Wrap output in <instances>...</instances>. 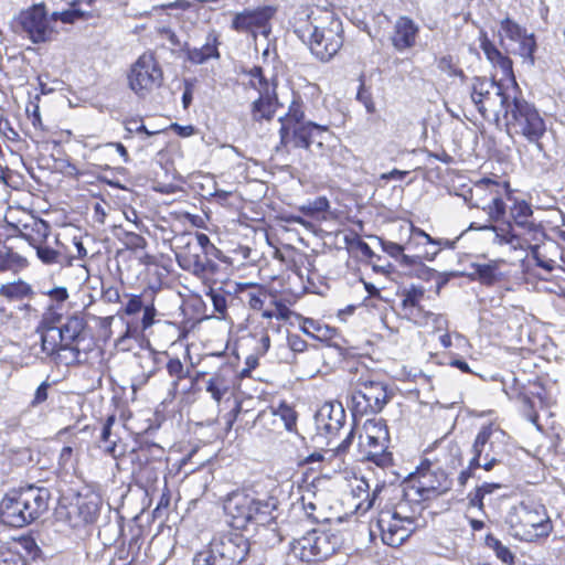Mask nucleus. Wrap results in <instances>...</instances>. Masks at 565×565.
Returning a JSON list of instances; mask_svg holds the SVG:
<instances>
[{"mask_svg": "<svg viewBox=\"0 0 565 565\" xmlns=\"http://www.w3.org/2000/svg\"><path fill=\"white\" fill-rule=\"evenodd\" d=\"M125 243L127 247L131 249H142L146 246V239L136 233H127Z\"/></svg>", "mask_w": 565, "mask_h": 565, "instance_id": "8fccbe9b", "label": "nucleus"}, {"mask_svg": "<svg viewBox=\"0 0 565 565\" xmlns=\"http://www.w3.org/2000/svg\"><path fill=\"white\" fill-rule=\"evenodd\" d=\"M162 81V71L151 53H143L131 65L128 73V84L138 96L145 97Z\"/></svg>", "mask_w": 565, "mask_h": 565, "instance_id": "2eb2a0df", "label": "nucleus"}, {"mask_svg": "<svg viewBox=\"0 0 565 565\" xmlns=\"http://www.w3.org/2000/svg\"><path fill=\"white\" fill-rule=\"evenodd\" d=\"M143 308L141 298L139 296H132L125 307V312L129 316L136 315Z\"/></svg>", "mask_w": 565, "mask_h": 565, "instance_id": "3c124183", "label": "nucleus"}, {"mask_svg": "<svg viewBox=\"0 0 565 565\" xmlns=\"http://www.w3.org/2000/svg\"><path fill=\"white\" fill-rule=\"evenodd\" d=\"M424 288L412 286L403 291L402 308L405 316L417 324H425L428 312H425L420 307V301L424 298Z\"/></svg>", "mask_w": 565, "mask_h": 565, "instance_id": "cd10ccee", "label": "nucleus"}, {"mask_svg": "<svg viewBox=\"0 0 565 565\" xmlns=\"http://www.w3.org/2000/svg\"><path fill=\"white\" fill-rule=\"evenodd\" d=\"M85 328V320L79 316L67 318L66 322L57 327L58 334L63 342L64 351H68L70 356L61 358V362L65 364L77 363L81 360V350L75 344Z\"/></svg>", "mask_w": 565, "mask_h": 565, "instance_id": "aec40b11", "label": "nucleus"}, {"mask_svg": "<svg viewBox=\"0 0 565 565\" xmlns=\"http://www.w3.org/2000/svg\"><path fill=\"white\" fill-rule=\"evenodd\" d=\"M343 44L342 24L339 19L329 17L327 25L312 26L309 47L313 55L327 62L331 60Z\"/></svg>", "mask_w": 565, "mask_h": 565, "instance_id": "4468645a", "label": "nucleus"}, {"mask_svg": "<svg viewBox=\"0 0 565 565\" xmlns=\"http://www.w3.org/2000/svg\"><path fill=\"white\" fill-rule=\"evenodd\" d=\"M501 488H502V486L500 483L484 482L480 487H478L477 489L480 492H482V494L486 497V495L491 494L495 490L501 489Z\"/></svg>", "mask_w": 565, "mask_h": 565, "instance_id": "e2e57ef3", "label": "nucleus"}, {"mask_svg": "<svg viewBox=\"0 0 565 565\" xmlns=\"http://www.w3.org/2000/svg\"><path fill=\"white\" fill-rule=\"evenodd\" d=\"M228 390L230 387L226 379L220 373L213 374L206 381V392L210 393L211 397L217 405H220L223 398L228 394Z\"/></svg>", "mask_w": 565, "mask_h": 565, "instance_id": "72a5a7b5", "label": "nucleus"}, {"mask_svg": "<svg viewBox=\"0 0 565 565\" xmlns=\"http://www.w3.org/2000/svg\"><path fill=\"white\" fill-rule=\"evenodd\" d=\"M28 262L24 257L13 252L10 248L0 249V273L13 271L17 273L26 267Z\"/></svg>", "mask_w": 565, "mask_h": 565, "instance_id": "473e14b6", "label": "nucleus"}, {"mask_svg": "<svg viewBox=\"0 0 565 565\" xmlns=\"http://www.w3.org/2000/svg\"><path fill=\"white\" fill-rule=\"evenodd\" d=\"M360 436H363V438L377 437V439H390L388 430L384 420L377 418L367 419L362 427Z\"/></svg>", "mask_w": 565, "mask_h": 565, "instance_id": "c9c22d12", "label": "nucleus"}, {"mask_svg": "<svg viewBox=\"0 0 565 565\" xmlns=\"http://www.w3.org/2000/svg\"><path fill=\"white\" fill-rule=\"evenodd\" d=\"M207 296H210L215 310L220 313H223L226 309L225 297L221 292L215 291L212 287H210Z\"/></svg>", "mask_w": 565, "mask_h": 565, "instance_id": "09e8293b", "label": "nucleus"}, {"mask_svg": "<svg viewBox=\"0 0 565 565\" xmlns=\"http://www.w3.org/2000/svg\"><path fill=\"white\" fill-rule=\"evenodd\" d=\"M156 309L153 306H146L142 315V329H148L154 323Z\"/></svg>", "mask_w": 565, "mask_h": 565, "instance_id": "6e6d98bb", "label": "nucleus"}, {"mask_svg": "<svg viewBox=\"0 0 565 565\" xmlns=\"http://www.w3.org/2000/svg\"><path fill=\"white\" fill-rule=\"evenodd\" d=\"M51 384L47 381L42 382L34 392L33 398L30 402V407L38 408L49 397V390Z\"/></svg>", "mask_w": 565, "mask_h": 565, "instance_id": "c03bdc74", "label": "nucleus"}, {"mask_svg": "<svg viewBox=\"0 0 565 565\" xmlns=\"http://www.w3.org/2000/svg\"><path fill=\"white\" fill-rule=\"evenodd\" d=\"M75 448L71 445L64 446L60 452V465L62 467H67L73 462Z\"/></svg>", "mask_w": 565, "mask_h": 565, "instance_id": "603ef678", "label": "nucleus"}, {"mask_svg": "<svg viewBox=\"0 0 565 565\" xmlns=\"http://www.w3.org/2000/svg\"><path fill=\"white\" fill-rule=\"evenodd\" d=\"M313 498H315V493H312L310 491H307L306 493H303L301 495L300 501H301L302 510L305 511L308 519H310L315 522H320L321 520H323V518L317 513L318 504L313 500Z\"/></svg>", "mask_w": 565, "mask_h": 565, "instance_id": "58836bf2", "label": "nucleus"}, {"mask_svg": "<svg viewBox=\"0 0 565 565\" xmlns=\"http://www.w3.org/2000/svg\"><path fill=\"white\" fill-rule=\"evenodd\" d=\"M31 244L35 247L36 255L43 264H45V265L60 264V265H65V266H72L73 257L64 256L58 250H55L47 245H44L41 243L35 244L34 239L31 241Z\"/></svg>", "mask_w": 565, "mask_h": 565, "instance_id": "2f4dec72", "label": "nucleus"}, {"mask_svg": "<svg viewBox=\"0 0 565 565\" xmlns=\"http://www.w3.org/2000/svg\"><path fill=\"white\" fill-rule=\"evenodd\" d=\"M50 491L29 486L8 492L0 501V521L12 527H23L38 520L49 509Z\"/></svg>", "mask_w": 565, "mask_h": 565, "instance_id": "f257e3e1", "label": "nucleus"}, {"mask_svg": "<svg viewBox=\"0 0 565 565\" xmlns=\"http://www.w3.org/2000/svg\"><path fill=\"white\" fill-rule=\"evenodd\" d=\"M419 26L408 17H399L394 24V32L391 38L393 46L403 52L416 44Z\"/></svg>", "mask_w": 565, "mask_h": 565, "instance_id": "b1692460", "label": "nucleus"}, {"mask_svg": "<svg viewBox=\"0 0 565 565\" xmlns=\"http://www.w3.org/2000/svg\"><path fill=\"white\" fill-rule=\"evenodd\" d=\"M406 174H407V171H402V170H398V169H393L390 172L382 173L380 178H381V180H385V181H388V180H403Z\"/></svg>", "mask_w": 565, "mask_h": 565, "instance_id": "052dcab7", "label": "nucleus"}, {"mask_svg": "<svg viewBox=\"0 0 565 565\" xmlns=\"http://www.w3.org/2000/svg\"><path fill=\"white\" fill-rule=\"evenodd\" d=\"M181 239L196 244L207 256L220 253V250L211 243L210 237L204 233H183L181 234Z\"/></svg>", "mask_w": 565, "mask_h": 565, "instance_id": "e433bc0d", "label": "nucleus"}, {"mask_svg": "<svg viewBox=\"0 0 565 565\" xmlns=\"http://www.w3.org/2000/svg\"><path fill=\"white\" fill-rule=\"evenodd\" d=\"M345 413L340 403H324L315 416L316 429L324 437L335 436L342 428Z\"/></svg>", "mask_w": 565, "mask_h": 565, "instance_id": "412c9836", "label": "nucleus"}, {"mask_svg": "<svg viewBox=\"0 0 565 565\" xmlns=\"http://www.w3.org/2000/svg\"><path fill=\"white\" fill-rule=\"evenodd\" d=\"M502 117L510 134L520 135L541 149L539 140L545 134L546 127L532 104L523 98L513 97Z\"/></svg>", "mask_w": 565, "mask_h": 565, "instance_id": "20e7f679", "label": "nucleus"}, {"mask_svg": "<svg viewBox=\"0 0 565 565\" xmlns=\"http://www.w3.org/2000/svg\"><path fill=\"white\" fill-rule=\"evenodd\" d=\"M511 249H525L527 248V242L525 239H522L520 236L511 232V234L508 237V244Z\"/></svg>", "mask_w": 565, "mask_h": 565, "instance_id": "4d7b16f0", "label": "nucleus"}, {"mask_svg": "<svg viewBox=\"0 0 565 565\" xmlns=\"http://www.w3.org/2000/svg\"><path fill=\"white\" fill-rule=\"evenodd\" d=\"M450 365L451 366H456L457 369H459L461 372H465V373H470L471 372L468 363L462 361V360H458V359L452 360L450 362Z\"/></svg>", "mask_w": 565, "mask_h": 565, "instance_id": "774afa93", "label": "nucleus"}, {"mask_svg": "<svg viewBox=\"0 0 565 565\" xmlns=\"http://www.w3.org/2000/svg\"><path fill=\"white\" fill-rule=\"evenodd\" d=\"M489 545L494 551L497 557L501 559L504 564L511 565L514 563V555L510 551V548L503 545L497 539H489Z\"/></svg>", "mask_w": 565, "mask_h": 565, "instance_id": "ea45409f", "label": "nucleus"}, {"mask_svg": "<svg viewBox=\"0 0 565 565\" xmlns=\"http://www.w3.org/2000/svg\"><path fill=\"white\" fill-rule=\"evenodd\" d=\"M499 35L502 43H504L505 40L516 43L519 45L518 52L521 56H532L535 49L534 38L532 35H527L526 30L510 18H505L501 21Z\"/></svg>", "mask_w": 565, "mask_h": 565, "instance_id": "4be33fe9", "label": "nucleus"}, {"mask_svg": "<svg viewBox=\"0 0 565 565\" xmlns=\"http://www.w3.org/2000/svg\"><path fill=\"white\" fill-rule=\"evenodd\" d=\"M61 315L52 307L43 315L40 324L36 328V340L31 344L30 350L36 358L70 356L68 351H64L61 335L55 323L60 322Z\"/></svg>", "mask_w": 565, "mask_h": 565, "instance_id": "9b49d317", "label": "nucleus"}, {"mask_svg": "<svg viewBox=\"0 0 565 565\" xmlns=\"http://www.w3.org/2000/svg\"><path fill=\"white\" fill-rule=\"evenodd\" d=\"M477 273L480 279L486 284H492L498 278V269L494 265H480Z\"/></svg>", "mask_w": 565, "mask_h": 565, "instance_id": "49530a36", "label": "nucleus"}, {"mask_svg": "<svg viewBox=\"0 0 565 565\" xmlns=\"http://www.w3.org/2000/svg\"><path fill=\"white\" fill-rule=\"evenodd\" d=\"M430 317L433 318L434 326L437 330H443L447 328V320L443 316H436L430 312H428L425 323H427V319Z\"/></svg>", "mask_w": 565, "mask_h": 565, "instance_id": "0e129e2a", "label": "nucleus"}, {"mask_svg": "<svg viewBox=\"0 0 565 565\" xmlns=\"http://www.w3.org/2000/svg\"><path fill=\"white\" fill-rule=\"evenodd\" d=\"M507 523L515 537L527 542L546 537L552 531L545 508L533 502H521L512 507Z\"/></svg>", "mask_w": 565, "mask_h": 565, "instance_id": "7ed1b4c3", "label": "nucleus"}, {"mask_svg": "<svg viewBox=\"0 0 565 565\" xmlns=\"http://www.w3.org/2000/svg\"><path fill=\"white\" fill-rule=\"evenodd\" d=\"M177 250L175 258L179 266L195 275L198 270H202V263L207 257L196 244L189 241H182L181 235L175 238Z\"/></svg>", "mask_w": 565, "mask_h": 565, "instance_id": "5701e85b", "label": "nucleus"}, {"mask_svg": "<svg viewBox=\"0 0 565 565\" xmlns=\"http://www.w3.org/2000/svg\"><path fill=\"white\" fill-rule=\"evenodd\" d=\"M213 57H218V51L217 39L212 33L206 36V41L201 47L188 50V58L195 64H203Z\"/></svg>", "mask_w": 565, "mask_h": 565, "instance_id": "7c9ffc66", "label": "nucleus"}, {"mask_svg": "<svg viewBox=\"0 0 565 565\" xmlns=\"http://www.w3.org/2000/svg\"><path fill=\"white\" fill-rule=\"evenodd\" d=\"M510 214L515 225L533 234V238H536V235L542 233L541 226L530 221L533 211L525 201L515 202L511 207Z\"/></svg>", "mask_w": 565, "mask_h": 565, "instance_id": "c85d7f7f", "label": "nucleus"}, {"mask_svg": "<svg viewBox=\"0 0 565 565\" xmlns=\"http://www.w3.org/2000/svg\"><path fill=\"white\" fill-rule=\"evenodd\" d=\"M481 47L489 62L499 67L504 77H513L512 61L504 56L488 39H483Z\"/></svg>", "mask_w": 565, "mask_h": 565, "instance_id": "c756f323", "label": "nucleus"}, {"mask_svg": "<svg viewBox=\"0 0 565 565\" xmlns=\"http://www.w3.org/2000/svg\"><path fill=\"white\" fill-rule=\"evenodd\" d=\"M32 294V289L29 284L23 280L1 285L0 296L8 299H22Z\"/></svg>", "mask_w": 565, "mask_h": 565, "instance_id": "f704fd0d", "label": "nucleus"}, {"mask_svg": "<svg viewBox=\"0 0 565 565\" xmlns=\"http://www.w3.org/2000/svg\"><path fill=\"white\" fill-rule=\"evenodd\" d=\"M386 386L377 381H360L351 393V411L354 416L380 413L388 402Z\"/></svg>", "mask_w": 565, "mask_h": 565, "instance_id": "f8f14e48", "label": "nucleus"}, {"mask_svg": "<svg viewBox=\"0 0 565 565\" xmlns=\"http://www.w3.org/2000/svg\"><path fill=\"white\" fill-rule=\"evenodd\" d=\"M420 497L425 500L438 497L450 489L451 482L443 470L431 463H423L413 476Z\"/></svg>", "mask_w": 565, "mask_h": 565, "instance_id": "a211bd4d", "label": "nucleus"}, {"mask_svg": "<svg viewBox=\"0 0 565 565\" xmlns=\"http://www.w3.org/2000/svg\"><path fill=\"white\" fill-rule=\"evenodd\" d=\"M481 228L490 230L493 232L492 243L497 244V245H507L508 237L512 232L510 225H508L507 227H497V226L490 225V226H483Z\"/></svg>", "mask_w": 565, "mask_h": 565, "instance_id": "a18cd8bd", "label": "nucleus"}, {"mask_svg": "<svg viewBox=\"0 0 565 565\" xmlns=\"http://www.w3.org/2000/svg\"><path fill=\"white\" fill-rule=\"evenodd\" d=\"M167 371L170 376L174 377L173 386L177 387L179 381L185 379L189 371L184 369L182 362L179 359H170L167 363Z\"/></svg>", "mask_w": 565, "mask_h": 565, "instance_id": "a19ab883", "label": "nucleus"}, {"mask_svg": "<svg viewBox=\"0 0 565 565\" xmlns=\"http://www.w3.org/2000/svg\"><path fill=\"white\" fill-rule=\"evenodd\" d=\"M56 13L50 14L43 3L22 10L14 19L15 32L23 34L33 44L49 43L56 39Z\"/></svg>", "mask_w": 565, "mask_h": 565, "instance_id": "39448f33", "label": "nucleus"}, {"mask_svg": "<svg viewBox=\"0 0 565 565\" xmlns=\"http://www.w3.org/2000/svg\"><path fill=\"white\" fill-rule=\"evenodd\" d=\"M249 79L248 85L254 87L259 97L254 100L252 107V115L255 120L262 119H270L278 106H281L277 94H276V82L268 81L264 75V72L260 67L254 66L247 73Z\"/></svg>", "mask_w": 565, "mask_h": 565, "instance_id": "ddd939ff", "label": "nucleus"}, {"mask_svg": "<svg viewBox=\"0 0 565 565\" xmlns=\"http://www.w3.org/2000/svg\"><path fill=\"white\" fill-rule=\"evenodd\" d=\"M383 249L392 257L398 258L404 252V247L397 243L387 242L383 244Z\"/></svg>", "mask_w": 565, "mask_h": 565, "instance_id": "13d9d810", "label": "nucleus"}, {"mask_svg": "<svg viewBox=\"0 0 565 565\" xmlns=\"http://www.w3.org/2000/svg\"><path fill=\"white\" fill-rule=\"evenodd\" d=\"M207 548L220 565H239L247 556L249 543L238 533H227L212 539Z\"/></svg>", "mask_w": 565, "mask_h": 565, "instance_id": "dca6fc26", "label": "nucleus"}, {"mask_svg": "<svg viewBox=\"0 0 565 565\" xmlns=\"http://www.w3.org/2000/svg\"><path fill=\"white\" fill-rule=\"evenodd\" d=\"M218 274L220 266L215 262L210 259L207 256L205 260L202 263V270H198V273L194 276L202 279L207 285H213L221 281L218 278Z\"/></svg>", "mask_w": 565, "mask_h": 565, "instance_id": "4c0bfd02", "label": "nucleus"}, {"mask_svg": "<svg viewBox=\"0 0 565 565\" xmlns=\"http://www.w3.org/2000/svg\"><path fill=\"white\" fill-rule=\"evenodd\" d=\"M342 540L332 531L311 530L292 540L290 553L302 562H320L333 555L341 546Z\"/></svg>", "mask_w": 565, "mask_h": 565, "instance_id": "6e6552de", "label": "nucleus"}, {"mask_svg": "<svg viewBox=\"0 0 565 565\" xmlns=\"http://www.w3.org/2000/svg\"><path fill=\"white\" fill-rule=\"evenodd\" d=\"M332 138L333 135L327 125L307 121L305 126L294 128V138L290 143L297 148H303L315 156L322 157L329 150Z\"/></svg>", "mask_w": 565, "mask_h": 565, "instance_id": "f3484780", "label": "nucleus"}, {"mask_svg": "<svg viewBox=\"0 0 565 565\" xmlns=\"http://www.w3.org/2000/svg\"><path fill=\"white\" fill-rule=\"evenodd\" d=\"M359 439V447L365 459L379 467H387L391 463L392 455L387 451L390 439L363 438V436H360Z\"/></svg>", "mask_w": 565, "mask_h": 565, "instance_id": "393cba45", "label": "nucleus"}, {"mask_svg": "<svg viewBox=\"0 0 565 565\" xmlns=\"http://www.w3.org/2000/svg\"><path fill=\"white\" fill-rule=\"evenodd\" d=\"M231 524L235 529H246L248 524L264 525L271 519L276 509L273 499H258L252 493L237 491L231 493L224 504Z\"/></svg>", "mask_w": 565, "mask_h": 565, "instance_id": "f03ea898", "label": "nucleus"}, {"mask_svg": "<svg viewBox=\"0 0 565 565\" xmlns=\"http://www.w3.org/2000/svg\"><path fill=\"white\" fill-rule=\"evenodd\" d=\"M98 503L96 499L77 497L74 502L61 507L58 514L64 515L72 527H79L92 523L98 515Z\"/></svg>", "mask_w": 565, "mask_h": 565, "instance_id": "6ab92c4d", "label": "nucleus"}, {"mask_svg": "<svg viewBox=\"0 0 565 565\" xmlns=\"http://www.w3.org/2000/svg\"><path fill=\"white\" fill-rule=\"evenodd\" d=\"M289 344H290L291 350L296 351V352L303 351V348L306 345L305 342L298 337L290 338Z\"/></svg>", "mask_w": 565, "mask_h": 565, "instance_id": "69168bd1", "label": "nucleus"}, {"mask_svg": "<svg viewBox=\"0 0 565 565\" xmlns=\"http://www.w3.org/2000/svg\"><path fill=\"white\" fill-rule=\"evenodd\" d=\"M507 435L497 426L488 425L480 429L472 445L470 469L483 468L490 471L505 455Z\"/></svg>", "mask_w": 565, "mask_h": 565, "instance_id": "0eeeda50", "label": "nucleus"}, {"mask_svg": "<svg viewBox=\"0 0 565 565\" xmlns=\"http://www.w3.org/2000/svg\"><path fill=\"white\" fill-rule=\"evenodd\" d=\"M271 13L269 9L245 11L235 15L232 22L233 29L239 32H256L265 29Z\"/></svg>", "mask_w": 565, "mask_h": 565, "instance_id": "bb28decb", "label": "nucleus"}, {"mask_svg": "<svg viewBox=\"0 0 565 565\" xmlns=\"http://www.w3.org/2000/svg\"><path fill=\"white\" fill-rule=\"evenodd\" d=\"M470 97L484 119H493L497 122L512 102L501 84L486 77L473 79Z\"/></svg>", "mask_w": 565, "mask_h": 565, "instance_id": "1a4fd4ad", "label": "nucleus"}, {"mask_svg": "<svg viewBox=\"0 0 565 565\" xmlns=\"http://www.w3.org/2000/svg\"><path fill=\"white\" fill-rule=\"evenodd\" d=\"M468 499H469L470 507L478 508L479 510L483 509L484 495L478 489H476V491L473 493H470L468 495Z\"/></svg>", "mask_w": 565, "mask_h": 565, "instance_id": "bf43d9fd", "label": "nucleus"}, {"mask_svg": "<svg viewBox=\"0 0 565 565\" xmlns=\"http://www.w3.org/2000/svg\"><path fill=\"white\" fill-rule=\"evenodd\" d=\"M47 295L51 298V300L57 303L64 302L68 298V292L65 287L53 288L47 292Z\"/></svg>", "mask_w": 565, "mask_h": 565, "instance_id": "5fc2aeb1", "label": "nucleus"}, {"mask_svg": "<svg viewBox=\"0 0 565 565\" xmlns=\"http://www.w3.org/2000/svg\"><path fill=\"white\" fill-rule=\"evenodd\" d=\"M358 99L365 106L369 114L375 111L374 103L372 102L370 94L364 89L363 86H361L360 90L358 92Z\"/></svg>", "mask_w": 565, "mask_h": 565, "instance_id": "864d4df0", "label": "nucleus"}, {"mask_svg": "<svg viewBox=\"0 0 565 565\" xmlns=\"http://www.w3.org/2000/svg\"><path fill=\"white\" fill-rule=\"evenodd\" d=\"M407 503H398L393 510H383L370 529L374 535L375 530L380 532L382 542L388 546H399L416 529V518L407 513Z\"/></svg>", "mask_w": 565, "mask_h": 565, "instance_id": "423d86ee", "label": "nucleus"}, {"mask_svg": "<svg viewBox=\"0 0 565 565\" xmlns=\"http://www.w3.org/2000/svg\"><path fill=\"white\" fill-rule=\"evenodd\" d=\"M193 565H220V562H217V558L210 553V550L206 547L196 553L193 558Z\"/></svg>", "mask_w": 565, "mask_h": 565, "instance_id": "de8ad7c7", "label": "nucleus"}, {"mask_svg": "<svg viewBox=\"0 0 565 565\" xmlns=\"http://www.w3.org/2000/svg\"><path fill=\"white\" fill-rule=\"evenodd\" d=\"M292 95H295L292 93ZM305 119V110L302 107V103L299 98L294 96L291 104L289 105L288 113L285 117H280L279 120L281 122L280 127V138L281 142L287 146L291 142L294 138V128L299 126H305L307 121Z\"/></svg>", "mask_w": 565, "mask_h": 565, "instance_id": "a878e982", "label": "nucleus"}, {"mask_svg": "<svg viewBox=\"0 0 565 565\" xmlns=\"http://www.w3.org/2000/svg\"><path fill=\"white\" fill-rule=\"evenodd\" d=\"M437 67L444 72L447 73L450 76H459L463 77V72L458 67L457 63L455 62L454 57L450 55L443 56L437 62Z\"/></svg>", "mask_w": 565, "mask_h": 565, "instance_id": "79ce46f5", "label": "nucleus"}, {"mask_svg": "<svg viewBox=\"0 0 565 565\" xmlns=\"http://www.w3.org/2000/svg\"><path fill=\"white\" fill-rule=\"evenodd\" d=\"M509 189L505 182L482 179L473 184L466 198L472 207L482 209L491 221L501 220L507 210Z\"/></svg>", "mask_w": 565, "mask_h": 565, "instance_id": "9d476101", "label": "nucleus"}, {"mask_svg": "<svg viewBox=\"0 0 565 565\" xmlns=\"http://www.w3.org/2000/svg\"><path fill=\"white\" fill-rule=\"evenodd\" d=\"M0 565H24L22 559L14 554L0 555Z\"/></svg>", "mask_w": 565, "mask_h": 565, "instance_id": "680f3d73", "label": "nucleus"}, {"mask_svg": "<svg viewBox=\"0 0 565 565\" xmlns=\"http://www.w3.org/2000/svg\"><path fill=\"white\" fill-rule=\"evenodd\" d=\"M277 416L285 423V427L288 430H292L296 425L297 415L292 407L281 404L275 412Z\"/></svg>", "mask_w": 565, "mask_h": 565, "instance_id": "37998d69", "label": "nucleus"}, {"mask_svg": "<svg viewBox=\"0 0 565 565\" xmlns=\"http://www.w3.org/2000/svg\"><path fill=\"white\" fill-rule=\"evenodd\" d=\"M113 423H114V418L109 417L107 419L106 424L104 425L103 430H102V440L103 441L108 440V438L110 436V428H111Z\"/></svg>", "mask_w": 565, "mask_h": 565, "instance_id": "338daca9", "label": "nucleus"}]
</instances>
